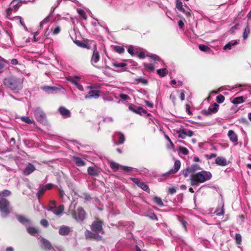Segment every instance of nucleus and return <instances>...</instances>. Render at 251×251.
Masks as SVG:
<instances>
[{
    "mask_svg": "<svg viewBox=\"0 0 251 251\" xmlns=\"http://www.w3.org/2000/svg\"><path fill=\"white\" fill-rule=\"evenodd\" d=\"M92 231L86 230L85 233L86 238L94 239L97 240L101 239L99 234H103L104 231L102 228V222L100 221L93 222L91 226Z\"/></svg>",
    "mask_w": 251,
    "mask_h": 251,
    "instance_id": "f257e3e1",
    "label": "nucleus"
},
{
    "mask_svg": "<svg viewBox=\"0 0 251 251\" xmlns=\"http://www.w3.org/2000/svg\"><path fill=\"white\" fill-rule=\"evenodd\" d=\"M212 178V174L210 172L201 171L191 176L190 183L192 186L198 185L200 183H203Z\"/></svg>",
    "mask_w": 251,
    "mask_h": 251,
    "instance_id": "f03ea898",
    "label": "nucleus"
},
{
    "mask_svg": "<svg viewBox=\"0 0 251 251\" xmlns=\"http://www.w3.org/2000/svg\"><path fill=\"white\" fill-rule=\"evenodd\" d=\"M3 84L7 87L13 90H20L22 87V80L14 76H10L5 78Z\"/></svg>",
    "mask_w": 251,
    "mask_h": 251,
    "instance_id": "7ed1b4c3",
    "label": "nucleus"
},
{
    "mask_svg": "<svg viewBox=\"0 0 251 251\" xmlns=\"http://www.w3.org/2000/svg\"><path fill=\"white\" fill-rule=\"evenodd\" d=\"M68 214H71L77 222H82L85 218L86 213L81 207H78L76 210L72 209V205L69 207Z\"/></svg>",
    "mask_w": 251,
    "mask_h": 251,
    "instance_id": "20e7f679",
    "label": "nucleus"
},
{
    "mask_svg": "<svg viewBox=\"0 0 251 251\" xmlns=\"http://www.w3.org/2000/svg\"><path fill=\"white\" fill-rule=\"evenodd\" d=\"M11 208L9 202L5 198H0V212L2 217H6L10 213Z\"/></svg>",
    "mask_w": 251,
    "mask_h": 251,
    "instance_id": "39448f33",
    "label": "nucleus"
},
{
    "mask_svg": "<svg viewBox=\"0 0 251 251\" xmlns=\"http://www.w3.org/2000/svg\"><path fill=\"white\" fill-rule=\"evenodd\" d=\"M36 120L40 123H44L46 121V115L40 108H37L34 111Z\"/></svg>",
    "mask_w": 251,
    "mask_h": 251,
    "instance_id": "423d86ee",
    "label": "nucleus"
},
{
    "mask_svg": "<svg viewBox=\"0 0 251 251\" xmlns=\"http://www.w3.org/2000/svg\"><path fill=\"white\" fill-rule=\"evenodd\" d=\"M110 167L114 171H117L120 168V169H121L122 170H123V171H124L126 172H130L133 169V168L128 167H126V166H120L119 164L116 163L114 162H111L110 163Z\"/></svg>",
    "mask_w": 251,
    "mask_h": 251,
    "instance_id": "0eeeda50",
    "label": "nucleus"
},
{
    "mask_svg": "<svg viewBox=\"0 0 251 251\" xmlns=\"http://www.w3.org/2000/svg\"><path fill=\"white\" fill-rule=\"evenodd\" d=\"M113 140L117 145L122 144L125 141V136L120 132H116L113 135Z\"/></svg>",
    "mask_w": 251,
    "mask_h": 251,
    "instance_id": "6e6552de",
    "label": "nucleus"
},
{
    "mask_svg": "<svg viewBox=\"0 0 251 251\" xmlns=\"http://www.w3.org/2000/svg\"><path fill=\"white\" fill-rule=\"evenodd\" d=\"M50 210L54 214L56 215H60L64 211V207L63 205H61L59 207L50 206Z\"/></svg>",
    "mask_w": 251,
    "mask_h": 251,
    "instance_id": "1a4fd4ad",
    "label": "nucleus"
},
{
    "mask_svg": "<svg viewBox=\"0 0 251 251\" xmlns=\"http://www.w3.org/2000/svg\"><path fill=\"white\" fill-rule=\"evenodd\" d=\"M100 59V55L99 51L95 49L93 51V53L91 58V63L92 65L94 66V64L97 63Z\"/></svg>",
    "mask_w": 251,
    "mask_h": 251,
    "instance_id": "9d476101",
    "label": "nucleus"
},
{
    "mask_svg": "<svg viewBox=\"0 0 251 251\" xmlns=\"http://www.w3.org/2000/svg\"><path fill=\"white\" fill-rule=\"evenodd\" d=\"M100 97L99 91L96 90H92L85 96V99H89L92 98L98 99Z\"/></svg>",
    "mask_w": 251,
    "mask_h": 251,
    "instance_id": "9b49d317",
    "label": "nucleus"
},
{
    "mask_svg": "<svg viewBox=\"0 0 251 251\" xmlns=\"http://www.w3.org/2000/svg\"><path fill=\"white\" fill-rule=\"evenodd\" d=\"M35 170V167L31 163H28L24 170V174L28 176L33 173Z\"/></svg>",
    "mask_w": 251,
    "mask_h": 251,
    "instance_id": "f8f14e48",
    "label": "nucleus"
},
{
    "mask_svg": "<svg viewBox=\"0 0 251 251\" xmlns=\"http://www.w3.org/2000/svg\"><path fill=\"white\" fill-rule=\"evenodd\" d=\"M40 243L41 244L42 248L45 250H50L52 248L50 242L44 238L41 239Z\"/></svg>",
    "mask_w": 251,
    "mask_h": 251,
    "instance_id": "ddd939ff",
    "label": "nucleus"
},
{
    "mask_svg": "<svg viewBox=\"0 0 251 251\" xmlns=\"http://www.w3.org/2000/svg\"><path fill=\"white\" fill-rule=\"evenodd\" d=\"M113 66L115 68H120L119 70L117 71V72H124L126 70L127 64L124 62H114Z\"/></svg>",
    "mask_w": 251,
    "mask_h": 251,
    "instance_id": "4468645a",
    "label": "nucleus"
},
{
    "mask_svg": "<svg viewBox=\"0 0 251 251\" xmlns=\"http://www.w3.org/2000/svg\"><path fill=\"white\" fill-rule=\"evenodd\" d=\"M215 163L219 166H225L227 165V161L226 159L222 156H219L215 159Z\"/></svg>",
    "mask_w": 251,
    "mask_h": 251,
    "instance_id": "2eb2a0df",
    "label": "nucleus"
},
{
    "mask_svg": "<svg viewBox=\"0 0 251 251\" xmlns=\"http://www.w3.org/2000/svg\"><path fill=\"white\" fill-rule=\"evenodd\" d=\"M59 111L60 114L64 118H68L70 117L71 113L70 110L64 107H60L59 108Z\"/></svg>",
    "mask_w": 251,
    "mask_h": 251,
    "instance_id": "dca6fc26",
    "label": "nucleus"
},
{
    "mask_svg": "<svg viewBox=\"0 0 251 251\" xmlns=\"http://www.w3.org/2000/svg\"><path fill=\"white\" fill-rule=\"evenodd\" d=\"M70 231L69 227L65 226H62L59 228V233L61 235H66L70 233Z\"/></svg>",
    "mask_w": 251,
    "mask_h": 251,
    "instance_id": "f3484780",
    "label": "nucleus"
},
{
    "mask_svg": "<svg viewBox=\"0 0 251 251\" xmlns=\"http://www.w3.org/2000/svg\"><path fill=\"white\" fill-rule=\"evenodd\" d=\"M227 135L229 137L230 141L232 142H236L238 140L237 134L232 130H229L228 131Z\"/></svg>",
    "mask_w": 251,
    "mask_h": 251,
    "instance_id": "a211bd4d",
    "label": "nucleus"
},
{
    "mask_svg": "<svg viewBox=\"0 0 251 251\" xmlns=\"http://www.w3.org/2000/svg\"><path fill=\"white\" fill-rule=\"evenodd\" d=\"M73 160L75 163L76 165L78 167H82L85 165L86 163L82 160L80 158L77 156H74L73 157Z\"/></svg>",
    "mask_w": 251,
    "mask_h": 251,
    "instance_id": "6ab92c4d",
    "label": "nucleus"
},
{
    "mask_svg": "<svg viewBox=\"0 0 251 251\" xmlns=\"http://www.w3.org/2000/svg\"><path fill=\"white\" fill-rule=\"evenodd\" d=\"M88 173L90 176H97L99 174V171L94 167H89L87 169Z\"/></svg>",
    "mask_w": 251,
    "mask_h": 251,
    "instance_id": "aec40b11",
    "label": "nucleus"
},
{
    "mask_svg": "<svg viewBox=\"0 0 251 251\" xmlns=\"http://www.w3.org/2000/svg\"><path fill=\"white\" fill-rule=\"evenodd\" d=\"M42 88L44 91L49 94L53 93L57 90V88L55 87L49 86H43Z\"/></svg>",
    "mask_w": 251,
    "mask_h": 251,
    "instance_id": "412c9836",
    "label": "nucleus"
},
{
    "mask_svg": "<svg viewBox=\"0 0 251 251\" xmlns=\"http://www.w3.org/2000/svg\"><path fill=\"white\" fill-rule=\"evenodd\" d=\"M238 44L237 42L235 40H232L226 44L223 48L224 50H230L232 49V47Z\"/></svg>",
    "mask_w": 251,
    "mask_h": 251,
    "instance_id": "4be33fe9",
    "label": "nucleus"
},
{
    "mask_svg": "<svg viewBox=\"0 0 251 251\" xmlns=\"http://www.w3.org/2000/svg\"><path fill=\"white\" fill-rule=\"evenodd\" d=\"M27 231L32 236H36L38 234V229L34 227H28L27 228Z\"/></svg>",
    "mask_w": 251,
    "mask_h": 251,
    "instance_id": "5701e85b",
    "label": "nucleus"
},
{
    "mask_svg": "<svg viewBox=\"0 0 251 251\" xmlns=\"http://www.w3.org/2000/svg\"><path fill=\"white\" fill-rule=\"evenodd\" d=\"M176 132L178 135V137L181 139H185V129L180 128L176 130Z\"/></svg>",
    "mask_w": 251,
    "mask_h": 251,
    "instance_id": "b1692460",
    "label": "nucleus"
},
{
    "mask_svg": "<svg viewBox=\"0 0 251 251\" xmlns=\"http://www.w3.org/2000/svg\"><path fill=\"white\" fill-rule=\"evenodd\" d=\"M244 102V98L242 96L236 97L234 98L232 102L234 104H238Z\"/></svg>",
    "mask_w": 251,
    "mask_h": 251,
    "instance_id": "393cba45",
    "label": "nucleus"
},
{
    "mask_svg": "<svg viewBox=\"0 0 251 251\" xmlns=\"http://www.w3.org/2000/svg\"><path fill=\"white\" fill-rule=\"evenodd\" d=\"M180 167V162L179 160H176L175 162L174 169L170 171L173 173L177 172Z\"/></svg>",
    "mask_w": 251,
    "mask_h": 251,
    "instance_id": "a878e982",
    "label": "nucleus"
},
{
    "mask_svg": "<svg viewBox=\"0 0 251 251\" xmlns=\"http://www.w3.org/2000/svg\"><path fill=\"white\" fill-rule=\"evenodd\" d=\"M19 2L16 0H13L10 3V6L12 7L14 11H16L20 6Z\"/></svg>",
    "mask_w": 251,
    "mask_h": 251,
    "instance_id": "bb28decb",
    "label": "nucleus"
},
{
    "mask_svg": "<svg viewBox=\"0 0 251 251\" xmlns=\"http://www.w3.org/2000/svg\"><path fill=\"white\" fill-rule=\"evenodd\" d=\"M128 52L130 55L134 56L138 53V50L137 49H134L132 46H130L128 49Z\"/></svg>",
    "mask_w": 251,
    "mask_h": 251,
    "instance_id": "cd10ccee",
    "label": "nucleus"
},
{
    "mask_svg": "<svg viewBox=\"0 0 251 251\" xmlns=\"http://www.w3.org/2000/svg\"><path fill=\"white\" fill-rule=\"evenodd\" d=\"M219 108V105L217 103H214L213 105L209 107L208 111L211 113H215L217 112Z\"/></svg>",
    "mask_w": 251,
    "mask_h": 251,
    "instance_id": "c85d7f7f",
    "label": "nucleus"
},
{
    "mask_svg": "<svg viewBox=\"0 0 251 251\" xmlns=\"http://www.w3.org/2000/svg\"><path fill=\"white\" fill-rule=\"evenodd\" d=\"M157 73L161 77H164L166 76L167 70L166 68L158 69L157 70Z\"/></svg>",
    "mask_w": 251,
    "mask_h": 251,
    "instance_id": "c756f323",
    "label": "nucleus"
},
{
    "mask_svg": "<svg viewBox=\"0 0 251 251\" xmlns=\"http://www.w3.org/2000/svg\"><path fill=\"white\" fill-rule=\"evenodd\" d=\"M46 191V189L43 186L40 187L39 191L37 193V197L39 199L43 196Z\"/></svg>",
    "mask_w": 251,
    "mask_h": 251,
    "instance_id": "7c9ffc66",
    "label": "nucleus"
},
{
    "mask_svg": "<svg viewBox=\"0 0 251 251\" xmlns=\"http://www.w3.org/2000/svg\"><path fill=\"white\" fill-rule=\"evenodd\" d=\"M21 120H22V121L28 124L34 123V121L33 120H31L28 117L23 116L21 118Z\"/></svg>",
    "mask_w": 251,
    "mask_h": 251,
    "instance_id": "2f4dec72",
    "label": "nucleus"
},
{
    "mask_svg": "<svg viewBox=\"0 0 251 251\" xmlns=\"http://www.w3.org/2000/svg\"><path fill=\"white\" fill-rule=\"evenodd\" d=\"M77 13L84 20H86L87 19V16L85 12L81 9H77Z\"/></svg>",
    "mask_w": 251,
    "mask_h": 251,
    "instance_id": "473e14b6",
    "label": "nucleus"
},
{
    "mask_svg": "<svg viewBox=\"0 0 251 251\" xmlns=\"http://www.w3.org/2000/svg\"><path fill=\"white\" fill-rule=\"evenodd\" d=\"M134 113L142 115L146 114L147 111L141 107H138L137 108V110L134 111Z\"/></svg>",
    "mask_w": 251,
    "mask_h": 251,
    "instance_id": "72a5a7b5",
    "label": "nucleus"
},
{
    "mask_svg": "<svg viewBox=\"0 0 251 251\" xmlns=\"http://www.w3.org/2000/svg\"><path fill=\"white\" fill-rule=\"evenodd\" d=\"M17 218L18 221L23 224H25V223H28L29 222L28 220H27L25 217L22 216H18L17 217Z\"/></svg>",
    "mask_w": 251,
    "mask_h": 251,
    "instance_id": "f704fd0d",
    "label": "nucleus"
},
{
    "mask_svg": "<svg viewBox=\"0 0 251 251\" xmlns=\"http://www.w3.org/2000/svg\"><path fill=\"white\" fill-rule=\"evenodd\" d=\"M135 81L137 83H141L145 84V85L147 84V83H148L147 80L144 78H142V77H139V78H136V79H135Z\"/></svg>",
    "mask_w": 251,
    "mask_h": 251,
    "instance_id": "c9c22d12",
    "label": "nucleus"
},
{
    "mask_svg": "<svg viewBox=\"0 0 251 251\" xmlns=\"http://www.w3.org/2000/svg\"><path fill=\"white\" fill-rule=\"evenodd\" d=\"M6 61L4 60L2 58L0 57V73L2 72V69L5 66V63H6Z\"/></svg>",
    "mask_w": 251,
    "mask_h": 251,
    "instance_id": "e433bc0d",
    "label": "nucleus"
},
{
    "mask_svg": "<svg viewBox=\"0 0 251 251\" xmlns=\"http://www.w3.org/2000/svg\"><path fill=\"white\" fill-rule=\"evenodd\" d=\"M235 239L237 244H241L242 242V237L239 233H236Z\"/></svg>",
    "mask_w": 251,
    "mask_h": 251,
    "instance_id": "4c0bfd02",
    "label": "nucleus"
},
{
    "mask_svg": "<svg viewBox=\"0 0 251 251\" xmlns=\"http://www.w3.org/2000/svg\"><path fill=\"white\" fill-rule=\"evenodd\" d=\"M153 201L158 205L159 206H163V203L161 199L157 197H155L153 198Z\"/></svg>",
    "mask_w": 251,
    "mask_h": 251,
    "instance_id": "58836bf2",
    "label": "nucleus"
},
{
    "mask_svg": "<svg viewBox=\"0 0 251 251\" xmlns=\"http://www.w3.org/2000/svg\"><path fill=\"white\" fill-rule=\"evenodd\" d=\"M250 32V28L247 26L245 28L243 33V38L244 39H246Z\"/></svg>",
    "mask_w": 251,
    "mask_h": 251,
    "instance_id": "ea45409f",
    "label": "nucleus"
},
{
    "mask_svg": "<svg viewBox=\"0 0 251 251\" xmlns=\"http://www.w3.org/2000/svg\"><path fill=\"white\" fill-rule=\"evenodd\" d=\"M225 100V97L222 95H219L216 97V101L219 103H223Z\"/></svg>",
    "mask_w": 251,
    "mask_h": 251,
    "instance_id": "a19ab883",
    "label": "nucleus"
},
{
    "mask_svg": "<svg viewBox=\"0 0 251 251\" xmlns=\"http://www.w3.org/2000/svg\"><path fill=\"white\" fill-rule=\"evenodd\" d=\"M216 215L218 216H221L224 214V209L223 206L221 208H217L215 211Z\"/></svg>",
    "mask_w": 251,
    "mask_h": 251,
    "instance_id": "79ce46f5",
    "label": "nucleus"
},
{
    "mask_svg": "<svg viewBox=\"0 0 251 251\" xmlns=\"http://www.w3.org/2000/svg\"><path fill=\"white\" fill-rule=\"evenodd\" d=\"M114 49L116 51L119 53H123L125 51L124 48L121 46H115Z\"/></svg>",
    "mask_w": 251,
    "mask_h": 251,
    "instance_id": "37998d69",
    "label": "nucleus"
},
{
    "mask_svg": "<svg viewBox=\"0 0 251 251\" xmlns=\"http://www.w3.org/2000/svg\"><path fill=\"white\" fill-rule=\"evenodd\" d=\"M176 7L178 9L182 11L184 10V9L183 8L182 3L181 1H180V0H178L176 1Z\"/></svg>",
    "mask_w": 251,
    "mask_h": 251,
    "instance_id": "c03bdc74",
    "label": "nucleus"
},
{
    "mask_svg": "<svg viewBox=\"0 0 251 251\" xmlns=\"http://www.w3.org/2000/svg\"><path fill=\"white\" fill-rule=\"evenodd\" d=\"M10 194H11V192L10 191H9L8 190H5L3 191H1L0 193V196L1 197H6V196H9L10 195Z\"/></svg>",
    "mask_w": 251,
    "mask_h": 251,
    "instance_id": "a18cd8bd",
    "label": "nucleus"
},
{
    "mask_svg": "<svg viewBox=\"0 0 251 251\" xmlns=\"http://www.w3.org/2000/svg\"><path fill=\"white\" fill-rule=\"evenodd\" d=\"M179 151L184 155H187L189 153L188 150L185 147H180Z\"/></svg>",
    "mask_w": 251,
    "mask_h": 251,
    "instance_id": "49530a36",
    "label": "nucleus"
},
{
    "mask_svg": "<svg viewBox=\"0 0 251 251\" xmlns=\"http://www.w3.org/2000/svg\"><path fill=\"white\" fill-rule=\"evenodd\" d=\"M67 79L72 84H74L75 86L79 83L73 77L71 76L68 77Z\"/></svg>",
    "mask_w": 251,
    "mask_h": 251,
    "instance_id": "de8ad7c7",
    "label": "nucleus"
},
{
    "mask_svg": "<svg viewBox=\"0 0 251 251\" xmlns=\"http://www.w3.org/2000/svg\"><path fill=\"white\" fill-rule=\"evenodd\" d=\"M50 15H51V14H50L49 16L46 17L43 20H42L40 22V24L41 26H43L44 24H46L50 21L49 18H50Z\"/></svg>",
    "mask_w": 251,
    "mask_h": 251,
    "instance_id": "09e8293b",
    "label": "nucleus"
},
{
    "mask_svg": "<svg viewBox=\"0 0 251 251\" xmlns=\"http://www.w3.org/2000/svg\"><path fill=\"white\" fill-rule=\"evenodd\" d=\"M144 66L150 71H153L154 69L153 65L151 64H144Z\"/></svg>",
    "mask_w": 251,
    "mask_h": 251,
    "instance_id": "8fccbe9b",
    "label": "nucleus"
},
{
    "mask_svg": "<svg viewBox=\"0 0 251 251\" xmlns=\"http://www.w3.org/2000/svg\"><path fill=\"white\" fill-rule=\"evenodd\" d=\"M150 57H151V58L152 60H153L154 61H160V59L159 57L155 54H152L150 56Z\"/></svg>",
    "mask_w": 251,
    "mask_h": 251,
    "instance_id": "3c124183",
    "label": "nucleus"
},
{
    "mask_svg": "<svg viewBox=\"0 0 251 251\" xmlns=\"http://www.w3.org/2000/svg\"><path fill=\"white\" fill-rule=\"evenodd\" d=\"M190 169L192 172L196 171L200 169L199 166L198 165H194L190 167Z\"/></svg>",
    "mask_w": 251,
    "mask_h": 251,
    "instance_id": "603ef678",
    "label": "nucleus"
},
{
    "mask_svg": "<svg viewBox=\"0 0 251 251\" xmlns=\"http://www.w3.org/2000/svg\"><path fill=\"white\" fill-rule=\"evenodd\" d=\"M75 44H76L79 47H83V48L87 47V45L85 43L81 42L80 41H75Z\"/></svg>",
    "mask_w": 251,
    "mask_h": 251,
    "instance_id": "864d4df0",
    "label": "nucleus"
},
{
    "mask_svg": "<svg viewBox=\"0 0 251 251\" xmlns=\"http://www.w3.org/2000/svg\"><path fill=\"white\" fill-rule=\"evenodd\" d=\"M199 49L203 51H206L209 50V48L204 45H201L199 46Z\"/></svg>",
    "mask_w": 251,
    "mask_h": 251,
    "instance_id": "5fc2aeb1",
    "label": "nucleus"
},
{
    "mask_svg": "<svg viewBox=\"0 0 251 251\" xmlns=\"http://www.w3.org/2000/svg\"><path fill=\"white\" fill-rule=\"evenodd\" d=\"M132 180L134 183L136 184L138 186L140 185V184L142 183V182L137 178H133Z\"/></svg>",
    "mask_w": 251,
    "mask_h": 251,
    "instance_id": "6e6d98bb",
    "label": "nucleus"
},
{
    "mask_svg": "<svg viewBox=\"0 0 251 251\" xmlns=\"http://www.w3.org/2000/svg\"><path fill=\"white\" fill-rule=\"evenodd\" d=\"M194 134V132L192 130H187L185 129V136L188 137H192Z\"/></svg>",
    "mask_w": 251,
    "mask_h": 251,
    "instance_id": "4d7b16f0",
    "label": "nucleus"
},
{
    "mask_svg": "<svg viewBox=\"0 0 251 251\" xmlns=\"http://www.w3.org/2000/svg\"><path fill=\"white\" fill-rule=\"evenodd\" d=\"M61 29L59 26H56L53 30L52 34L53 35H56L60 32Z\"/></svg>",
    "mask_w": 251,
    "mask_h": 251,
    "instance_id": "13d9d810",
    "label": "nucleus"
},
{
    "mask_svg": "<svg viewBox=\"0 0 251 251\" xmlns=\"http://www.w3.org/2000/svg\"><path fill=\"white\" fill-rule=\"evenodd\" d=\"M179 221H180L181 224L182 225V226H183V227L184 228L185 231H186L187 230V227H186L187 223H186V222L183 219H180Z\"/></svg>",
    "mask_w": 251,
    "mask_h": 251,
    "instance_id": "bf43d9fd",
    "label": "nucleus"
},
{
    "mask_svg": "<svg viewBox=\"0 0 251 251\" xmlns=\"http://www.w3.org/2000/svg\"><path fill=\"white\" fill-rule=\"evenodd\" d=\"M190 172H192L191 171L190 168H188L186 170H183V174L184 175V176L187 177Z\"/></svg>",
    "mask_w": 251,
    "mask_h": 251,
    "instance_id": "052dcab7",
    "label": "nucleus"
},
{
    "mask_svg": "<svg viewBox=\"0 0 251 251\" xmlns=\"http://www.w3.org/2000/svg\"><path fill=\"white\" fill-rule=\"evenodd\" d=\"M40 223L44 227H47L49 225L48 221L45 219L42 220Z\"/></svg>",
    "mask_w": 251,
    "mask_h": 251,
    "instance_id": "680f3d73",
    "label": "nucleus"
},
{
    "mask_svg": "<svg viewBox=\"0 0 251 251\" xmlns=\"http://www.w3.org/2000/svg\"><path fill=\"white\" fill-rule=\"evenodd\" d=\"M139 187L145 191H147L149 189L148 186L143 182H142Z\"/></svg>",
    "mask_w": 251,
    "mask_h": 251,
    "instance_id": "e2e57ef3",
    "label": "nucleus"
},
{
    "mask_svg": "<svg viewBox=\"0 0 251 251\" xmlns=\"http://www.w3.org/2000/svg\"><path fill=\"white\" fill-rule=\"evenodd\" d=\"M103 99L104 101H112L113 100L112 97L108 95L103 96Z\"/></svg>",
    "mask_w": 251,
    "mask_h": 251,
    "instance_id": "0e129e2a",
    "label": "nucleus"
},
{
    "mask_svg": "<svg viewBox=\"0 0 251 251\" xmlns=\"http://www.w3.org/2000/svg\"><path fill=\"white\" fill-rule=\"evenodd\" d=\"M136 55L140 59H143L145 57V53L143 51L139 52L136 54Z\"/></svg>",
    "mask_w": 251,
    "mask_h": 251,
    "instance_id": "69168bd1",
    "label": "nucleus"
},
{
    "mask_svg": "<svg viewBox=\"0 0 251 251\" xmlns=\"http://www.w3.org/2000/svg\"><path fill=\"white\" fill-rule=\"evenodd\" d=\"M169 193L171 194H173L176 192V188L175 187H170L168 189Z\"/></svg>",
    "mask_w": 251,
    "mask_h": 251,
    "instance_id": "338daca9",
    "label": "nucleus"
},
{
    "mask_svg": "<svg viewBox=\"0 0 251 251\" xmlns=\"http://www.w3.org/2000/svg\"><path fill=\"white\" fill-rule=\"evenodd\" d=\"M120 97L123 100H126L128 99V96L127 95L124 94H121L120 95Z\"/></svg>",
    "mask_w": 251,
    "mask_h": 251,
    "instance_id": "774afa93",
    "label": "nucleus"
}]
</instances>
